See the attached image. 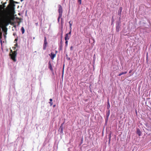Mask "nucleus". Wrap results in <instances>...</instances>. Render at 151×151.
<instances>
[{"label":"nucleus","instance_id":"obj_1","mask_svg":"<svg viewBox=\"0 0 151 151\" xmlns=\"http://www.w3.org/2000/svg\"><path fill=\"white\" fill-rule=\"evenodd\" d=\"M11 51L12 52V54H10L11 58L14 62H16L17 60L16 58L17 54V50L12 52L11 50Z\"/></svg>","mask_w":151,"mask_h":151},{"label":"nucleus","instance_id":"obj_2","mask_svg":"<svg viewBox=\"0 0 151 151\" xmlns=\"http://www.w3.org/2000/svg\"><path fill=\"white\" fill-rule=\"evenodd\" d=\"M58 7L59 8L58 9L59 15H60V17H62L63 13V9L62 7L59 4L58 5Z\"/></svg>","mask_w":151,"mask_h":151},{"label":"nucleus","instance_id":"obj_3","mask_svg":"<svg viewBox=\"0 0 151 151\" xmlns=\"http://www.w3.org/2000/svg\"><path fill=\"white\" fill-rule=\"evenodd\" d=\"M55 53H54L53 52H52L51 53V54H49V55L50 56L51 59L52 60H53L54 58L56 56V55L57 52V51H55Z\"/></svg>","mask_w":151,"mask_h":151},{"label":"nucleus","instance_id":"obj_4","mask_svg":"<svg viewBox=\"0 0 151 151\" xmlns=\"http://www.w3.org/2000/svg\"><path fill=\"white\" fill-rule=\"evenodd\" d=\"M44 38H45V40H44V43L43 44V48L44 50H45L46 49V48H47V41H46V37H45Z\"/></svg>","mask_w":151,"mask_h":151},{"label":"nucleus","instance_id":"obj_5","mask_svg":"<svg viewBox=\"0 0 151 151\" xmlns=\"http://www.w3.org/2000/svg\"><path fill=\"white\" fill-rule=\"evenodd\" d=\"M70 36L68 34H66L65 35V40H69Z\"/></svg>","mask_w":151,"mask_h":151},{"label":"nucleus","instance_id":"obj_6","mask_svg":"<svg viewBox=\"0 0 151 151\" xmlns=\"http://www.w3.org/2000/svg\"><path fill=\"white\" fill-rule=\"evenodd\" d=\"M49 69L51 70V71L52 72V73H53V70L52 68V65H51L50 62H49Z\"/></svg>","mask_w":151,"mask_h":151},{"label":"nucleus","instance_id":"obj_7","mask_svg":"<svg viewBox=\"0 0 151 151\" xmlns=\"http://www.w3.org/2000/svg\"><path fill=\"white\" fill-rule=\"evenodd\" d=\"M122 7H120L119 9V10L118 12V14L120 16L121 13V12L122 11Z\"/></svg>","mask_w":151,"mask_h":151},{"label":"nucleus","instance_id":"obj_8","mask_svg":"<svg viewBox=\"0 0 151 151\" xmlns=\"http://www.w3.org/2000/svg\"><path fill=\"white\" fill-rule=\"evenodd\" d=\"M110 106L109 100H108V101H107V109H109L110 108Z\"/></svg>","mask_w":151,"mask_h":151},{"label":"nucleus","instance_id":"obj_9","mask_svg":"<svg viewBox=\"0 0 151 151\" xmlns=\"http://www.w3.org/2000/svg\"><path fill=\"white\" fill-rule=\"evenodd\" d=\"M63 124H62L61 125V126L60 127V129L61 130V132L62 133L63 132Z\"/></svg>","mask_w":151,"mask_h":151},{"label":"nucleus","instance_id":"obj_10","mask_svg":"<svg viewBox=\"0 0 151 151\" xmlns=\"http://www.w3.org/2000/svg\"><path fill=\"white\" fill-rule=\"evenodd\" d=\"M50 101L49 102V103L50 104V106H52V99H50Z\"/></svg>","mask_w":151,"mask_h":151},{"label":"nucleus","instance_id":"obj_11","mask_svg":"<svg viewBox=\"0 0 151 151\" xmlns=\"http://www.w3.org/2000/svg\"><path fill=\"white\" fill-rule=\"evenodd\" d=\"M21 30L22 32V34H24V29L23 27H22L21 29Z\"/></svg>","mask_w":151,"mask_h":151},{"label":"nucleus","instance_id":"obj_12","mask_svg":"<svg viewBox=\"0 0 151 151\" xmlns=\"http://www.w3.org/2000/svg\"><path fill=\"white\" fill-rule=\"evenodd\" d=\"M137 133L139 135V136H140L141 134V132L139 130H137Z\"/></svg>","mask_w":151,"mask_h":151},{"label":"nucleus","instance_id":"obj_13","mask_svg":"<svg viewBox=\"0 0 151 151\" xmlns=\"http://www.w3.org/2000/svg\"><path fill=\"white\" fill-rule=\"evenodd\" d=\"M110 114V110H109L108 111V112L107 113H106V116L107 117H108L109 115Z\"/></svg>","mask_w":151,"mask_h":151},{"label":"nucleus","instance_id":"obj_14","mask_svg":"<svg viewBox=\"0 0 151 151\" xmlns=\"http://www.w3.org/2000/svg\"><path fill=\"white\" fill-rule=\"evenodd\" d=\"M71 22L70 21L69 22V24H70V28L71 29V26H72V24L71 23Z\"/></svg>","mask_w":151,"mask_h":151},{"label":"nucleus","instance_id":"obj_15","mask_svg":"<svg viewBox=\"0 0 151 151\" xmlns=\"http://www.w3.org/2000/svg\"><path fill=\"white\" fill-rule=\"evenodd\" d=\"M62 17H60V15H59V16H58V22H59V21H60V18H61Z\"/></svg>","mask_w":151,"mask_h":151},{"label":"nucleus","instance_id":"obj_16","mask_svg":"<svg viewBox=\"0 0 151 151\" xmlns=\"http://www.w3.org/2000/svg\"><path fill=\"white\" fill-rule=\"evenodd\" d=\"M111 134H110L109 135V142L110 141V140H111Z\"/></svg>","mask_w":151,"mask_h":151},{"label":"nucleus","instance_id":"obj_17","mask_svg":"<svg viewBox=\"0 0 151 151\" xmlns=\"http://www.w3.org/2000/svg\"><path fill=\"white\" fill-rule=\"evenodd\" d=\"M78 2L79 3V4H81V0H78Z\"/></svg>","mask_w":151,"mask_h":151},{"label":"nucleus","instance_id":"obj_18","mask_svg":"<svg viewBox=\"0 0 151 151\" xmlns=\"http://www.w3.org/2000/svg\"><path fill=\"white\" fill-rule=\"evenodd\" d=\"M71 29H70V31L68 33H67L69 35H70H70H71Z\"/></svg>","mask_w":151,"mask_h":151},{"label":"nucleus","instance_id":"obj_19","mask_svg":"<svg viewBox=\"0 0 151 151\" xmlns=\"http://www.w3.org/2000/svg\"><path fill=\"white\" fill-rule=\"evenodd\" d=\"M65 44H66V46H67L68 45V40H65Z\"/></svg>","mask_w":151,"mask_h":151},{"label":"nucleus","instance_id":"obj_20","mask_svg":"<svg viewBox=\"0 0 151 151\" xmlns=\"http://www.w3.org/2000/svg\"><path fill=\"white\" fill-rule=\"evenodd\" d=\"M121 73L122 74V75L126 74V73H127V71H125V72H122Z\"/></svg>","mask_w":151,"mask_h":151},{"label":"nucleus","instance_id":"obj_21","mask_svg":"<svg viewBox=\"0 0 151 151\" xmlns=\"http://www.w3.org/2000/svg\"><path fill=\"white\" fill-rule=\"evenodd\" d=\"M61 25H63V18H61Z\"/></svg>","mask_w":151,"mask_h":151},{"label":"nucleus","instance_id":"obj_22","mask_svg":"<svg viewBox=\"0 0 151 151\" xmlns=\"http://www.w3.org/2000/svg\"><path fill=\"white\" fill-rule=\"evenodd\" d=\"M70 50H72V49H73V47L72 46H71L70 47Z\"/></svg>","mask_w":151,"mask_h":151},{"label":"nucleus","instance_id":"obj_23","mask_svg":"<svg viewBox=\"0 0 151 151\" xmlns=\"http://www.w3.org/2000/svg\"><path fill=\"white\" fill-rule=\"evenodd\" d=\"M122 75V73H120V74H119L118 76H121V75Z\"/></svg>","mask_w":151,"mask_h":151},{"label":"nucleus","instance_id":"obj_24","mask_svg":"<svg viewBox=\"0 0 151 151\" xmlns=\"http://www.w3.org/2000/svg\"><path fill=\"white\" fill-rule=\"evenodd\" d=\"M132 71V70H130V71H129V73H131Z\"/></svg>","mask_w":151,"mask_h":151},{"label":"nucleus","instance_id":"obj_25","mask_svg":"<svg viewBox=\"0 0 151 151\" xmlns=\"http://www.w3.org/2000/svg\"><path fill=\"white\" fill-rule=\"evenodd\" d=\"M55 105H53V107H55Z\"/></svg>","mask_w":151,"mask_h":151},{"label":"nucleus","instance_id":"obj_26","mask_svg":"<svg viewBox=\"0 0 151 151\" xmlns=\"http://www.w3.org/2000/svg\"><path fill=\"white\" fill-rule=\"evenodd\" d=\"M11 1H12L13 0H10Z\"/></svg>","mask_w":151,"mask_h":151},{"label":"nucleus","instance_id":"obj_27","mask_svg":"<svg viewBox=\"0 0 151 151\" xmlns=\"http://www.w3.org/2000/svg\"><path fill=\"white\" fill-rule=\"evenodd\" d=\"M21 1H22L23 0H20Z\"/></svg>","mask_w":151,"mask_h":151},{"label":"nucleus","instance_id":"obj_28","mask_svg":"<svg viewBox=\"0 0 151 151\" xmlns=\"http://www.w3.org/2000/svg\"><path fill=\"white\" fill-rule=\"evenodd\" d=\"M15 35V34L14 33L13 35Z\"/></svg>","mask_w":151,"mask_h":151},{"label":"nucleus","instance_id":"obj_29","mask_svg":"<svg viewBox=\"0 0 151 151\" xmlns=\"http://www.w3.org/2000/svg\"><path fill=\"white\" fill-rule=\"evenodd\" d=\"M15 151H17L16 150H15Z\"/></svg>","mask_w":151,"mask_h":151},{"label":"nucleus","instance_id":"obj_30","mask_svg":"<svg viewBox=\"0 0 151 151\" xmlns=\"http://www.w3.org/2000/svg\"><path fill=\"white\" fill-rule=\"evenodd\" d=\"M23 151H24V150H23Z\"/></svg>","mask_w":151,"mask_h":151}]
</instances>
